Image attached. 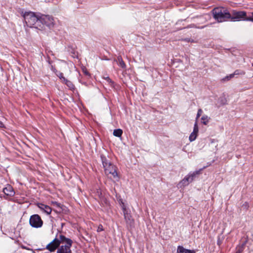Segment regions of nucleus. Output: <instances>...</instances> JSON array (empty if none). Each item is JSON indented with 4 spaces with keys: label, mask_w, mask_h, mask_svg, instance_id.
Instances as JSON below:
<instances>
[{
    "label": "nucleus",
    "mask_w": 253,
    "mask_h": 253,
    "mask_svg": "<svg viewBox=\"0 0 253 253\" xmlns=\"http://www.w3.org/2000/svg\"><path fill=\"white\" fill-rule=\"evenodd\" d=\"M202 110L201 109H199L198 111V113H197V117H196V119H198V118H199L200 116L202 114Z\"/></svg>",
    "instance_id": "b1692460"
},
{
    "label": "nucleus",
    "mask_w": 253,
    "mask_h": 253,
    "mask_svg": "<svg viewBox=\"0 0 253 253\" xmlns=\"http://www.w3.org/2000/svg\"><path fill=\"white\" fill-rule=\"evenodd\" d=\"M177 253H195V251L185 249L181 246H178L177 249Z\"/></svg>",
    "instance_id": "4468645a"
},
{
    "label": "nucleus",
    "mask_w": 253,
    "mask_h": 253,
    "mask_svg": "<svg viewBox=\"0 0 253 253\" xmlns=\"http://www.w3.org/2000/svg\"><path fill=\"white\" fill-rule=\"evenodd\" d=\"M206 168V167H204V168H203L202 169H200L199 170H196L195 171H194L193 172H190L188 174V175H189V176L190 177V178L192 179V181L194 180V179L195 178V177H196V176L197 175H198V174H200L201 171L204 169H205Z\"/></svg>",
    "instance_id": "dca6fc26"
},
{
    "label": "nucleus",
    "mask_w": 253,
    "mask_h": 253,
    "mask_svg": "<svg viewBox=\"0 0 253 253\" xmlns=\"http://www.w3.org/2000/svg\"><path fill=\"white\" fill-rule=\"evenodd\" d=\"M201 120L203 124L207 125L209 122V117L207 115H204L202 117Z\"/></svg>",
    "instance_id": "412c9836"
},
{
    "label": "nucleus",
    "mask_w": 253,
    "mask_h": 253,
    "mask_svg": "<svg viewBox=\"0 0 253 253\" xmlns=\"http://www.w3.org/2000/svg\"><path fill=\"white\" fill-rule=\"evenodd\" d=\"M118 62L119 63V65L123 68H126V64L124 61L123 60L121 56H118Z\"/></svg>",
    "instance_id": "6ab92c4d"
},
{
    "label": "nucleus",
    "mask_w": 253,
    "mask_h": 253,
    "mask_svg": "<svg viewBox=\"0 0 253 253\" xmlns=\"http://www.w3.org/2000/svg\"><path fill=\"white\" fill-rule=\"evenodd\" d=\"M192 182V179L190 178L189 175L188 174L186 175L178 184V186L179 188L185 187L187 186L190 183Z\"/></svg>",
    "instance_id": "9d476101"
},
{
    "label": "nucleus",
    "mask_w": 253,
    "mask_h": 253,
    "mask_svg": "<svg viewBox=\"0 0 253 253\" xmlns=\"http://www.w3.org/2000/svg\"><path fill=\"white\" fill-rule=\"evenodd\" d=\"M213 18L218 22H223L231 18V14L228 10L223 7H216L212 10Z\"/></svg>",
    "instance_id": "f257e3e1"
},
{
    "label": "nucleus",
    "mask_w": 253,
    "mask_h": 253,
    "mask_svg": "<svg viewBox=\"0 0 253 253\" xmlns=\"http://www.w3.org/2000/svg\"><path fill=\"white\" fill-rule=\"evenodd\" d=\"M246 243L247 241L245 242L244 243H243L241 245L239 246L238 248L237 249L236 253H241L244 249V247L246 244Z\"/></svg>",
    "instance_id": "aec40b11"
},
{
    "label": "nucleus",
    "mask_w": 253,
    "mask_h": 253,
    "mask_svg": "<svg viewBox=\"0 0 253 253\" xmlns=\"http://www.w3.org/2000/svg\"><path fill=\"white\" fill-rule=\"evenodd\" d=\"M235 75H238L240 74H245V72L243 71H241L240 70H237L234 72Z\"/></svg>",
    "instance_id": "5701e85b"
},
{
    "label": "nucleus",
    "mask_w": 253,
    "mask_h": 253,
    "mask_svg": "<svg viewBox=\"0 0 253 253\" xmlns=\"http://www.w3.org/2000/svg\"><path fill=\"white\" fill-rule=\"evenodd\" d=\"M100 230H102V228H100V227H99L97 231H100Z\"/></svg>",
    "instance_id": "7c9ffc66"
},
{
    "label": "nucleus",
    "mask_w": 253,
    "mask_h": 253,
    "mask_svg": "<svg viewBox=\"0 0 253 253\" xmlns=\"http://www.w3.org/2000/svg\"><path fill=\"white\" fill-rule=\"evenodd\" d=\"M101 160L105 174L108 176L111 174L114 178H118L116 167L109 162L105 157L101 156Z\"/></svg>",
    "instance_id": "f03ea898"
},
{
    "label": "nucleus",
    "mask_w": 253,
    "mask_h": 253,
    "mask_svg": "<svg viewBox=\"0 0 253 253\" xmlns=\"http://www.w3.org/2000/svg\"><path fill=\"white\" fill-rule=\"evenodd\" d=\"M43 222L39 214H33V227L41 228L43 225Z\"/></svg>",
    "instance_id": "0eeeda50"
},
{
    "label": "nucleus",
    "mask_w": 253,
    "mask_h": 253,
    "mask_svg": "<svg viewBox=\"0 0 253 253\" xmlns=\"http://www.w3.org/2000/svg\"><path fill=\"white\" fill-rule=\"evenodd\" d=\"M23 17L24 18L25 22L27 26L32 27L30 23V19L32 18V14L31 12H25L23 14Z\"/></svg>",
    "instance_id": "f8f14e48"
},
{
    "label": "nucleus",
    "mask_w": 253,
    "mask_h": 253,
    "mask_svg": "<svg viewBox=\"0 0 253 253\" xmlns=\"http://www.w3.org/2000/svg\"><path fill=\"white\" fill-rule=\"evenodd\" d=\"M3 192L5 195L9 196H13L15 193L12 187L9 184L3 188Z\"/></svg>",
    "instance_id": "ddd939ff"
},
{
    "label": "nucleus",
    "mask_w": 253,
    "mask_h": 253,
    "mask_svg": "<svg viewBox=\"0 0 253 253\" xmlns=\"http://www.w3.org/2000/svg\"><path fill=\"white\" fill-rule=\"evenodd\" d=\"M57 76L60 78V79L62 80V82H64V79H66L63 77V74L62 73H59L58 74H56Z\"/></svg>",
    "instance_id": "4be33fe9"
},
{
    "label": "nucleus",
    "mask_w": 253,
    "mask_h": 253,
    "mask_svg": "<svg viewBox=\"0 0 253 253\" xmlns=\"http://www.w3.org/2000/svg\"><path fill=\"white\" fill-rule=\"evenodd\" d=\"M246 16L247 13L245 11L233 10L230 19L233 21H239L241 19L246 20L245 19L247 18Z\"/></svg>",
    "instance_id": "423d86ee"
},
{
    "label": "nucleus",
    "mask_w": 253,
    "mask_h": 253,
    "mask_svg": "<svg viewBox=\"0 0 253 253\" xmlns=\"http://www.w3.org/2000/svg\"><path fill=\"white\" fill-rule=\"evenodd\" d=\"M183 40L184 41H186V42H193V40L191 41L190 39H188V38L185 39Z\"/></svg>",
    "instance_id": "bb28decb"
},
{
    "label": "nucleus",
    "mask_w": 253,
    "mask_h": 253,
    "mask_svg": "<svg viewBox=\"0 0 253 253\" xmlns=\"http://www.w3.org/2000/svg\"><path fill=\"white\" fill-rule=\"evenodd\" d=\"M61 236H64L63 235L60 234L59 236L57 235L55 238H54L51 242L47 244L45 247V249L49 251L50 252H54L56 249H58L60 247V244L64 243V240L61 239Z\"/></svg>",
    "instance_id": "7ed1b4c3"
},
{
    "label": "nucleus",
    "mask_w": 253,
    "mask_h": 253,
    "mask_svg": "<svg viewBox=\"0 0 253 253\" xmlns=\"http://www.w3.org/2000/svg\"><path fill=\"white\" fill-rule=\"evenodd\" d=\"M29 223L32 226V216H31L30 217Z\"/></svg>",
    "instance_id": "cd10ccee"
},
{
    "label": "nucleus",
    "mask_w": 253,
    "mask_h": 253,
    "mask_svg": "<svg viewBox=\"0 0 253 253\" xmlns=\"http://www.w3.org/2000/svg\"><path fill=\"white\" fill-rule=\"evenodd\" d=\"M198 131H199L198 126L197 122H196L194 124L193 131L189 136V140L191 142L193 141L196 139V138L197 136Z\"/></svg>",
    "instance_id": "9b49d317"
},
{
    "label": "nucleus",
    "mask_w": 253,
    "mask_h": 253,
    "mask_svg": "<svg viewBox=\"0 0 253 253\" xmlns=\"http://www.w3.org/2000/svg\"><path fill=\"white\" fill-rule=\"evenodd\" d=\"M123 134V130L121 129H116L113 131V135L117 137H121Z\"/></svg>",
    "instance_id": "a211bd4d"
},
{
    "label": "nucleus",
    "mask_w": 253,
    "mask_h": 253,
    "mask_svg": "<svg viewBox=\"0 0 253 253\" xmlns=\"http://www.w3.org/2000/svg\"><path fill=\"white\" fill-rule=\"evenodd\" d=\"M235 76L234 73L230 74L229 76H227L225 78L227 79V80L233 78Z\"/></svg>",
    "instance_id": "a878e982"
},
{
    "label": "nucleus",
    "mask_w": 253,
    "mask_h": 253,
    "mask_svg": "<svg viewBox=\"0 0 253 253\" xmlns=\"http://www.w3.org/2000/svg\"><path fill=\"white\" fill-rule=\"evenodd\" d=\"M1 125H2V123L1 122H0V126H1Z\"/></svg>",
    "instance_id": "2f4dec72"
},
{
    "label": "nucleus",
    "mask_w": 253,
    "mask_h": 253,
    "mask_svg": "<svg viewBox=\"0 0 253 253\" xmlns=\"http://www.w3.org/2000/svg\"><path fill=\"white\" fill-rule=\"evenodd\" d=\"M123 210L125 219L126 222H130V220L131 219V215L129 213H127L126 208L124 206V203H123Z\"/></svg>",
    "instance_id": "2eb2a0df"
},
{
    "label": "nucleus",
    "mask_w": 253,
    "mask_h": 253,
    "mask_svg": "<svg viewBox=\"0 0 253 253\" xmlns=\"http://www.w3.org/2000/svg\"><path fill=\"white\" fill-rule=\"evenodd\" d=\"M44 26L45 25L49 28L52 27L54 25V19L52 16L48 15L42 14V18Z\"/></svg>",
    "instance_id": "6e6552de"
},
{
    "label": "nucleus",
    "mask_w": 253,
    "mask_h": 253,
    "mask_svg": "<svg viewBox=\"0 0 253 253\" xmlns=\"http://www.w3.org/2000/svg\"><path fill=\"white\" fill-rule=\"evenodd\" d=\"M63 83L67 85V86L69 87V88L71 90H74L75 88L73 83L71 81L68 80L66 79H64V82Z\"/></svg>",
    "instance_id": "f3484780"
},
{
    "label": "nucleus",
    "mask_w": 253,
    "mask_h": 253,
    "mask_svg": "<svg viewBox=\"0 0 253 253\" xmlns=\"http://www.w3.org/2000/svg\"><path fill=\"white\" fill-rule=\"evenodd\" d=\"M84 74H85V75H89L88 72H87V71H85V72H84Z\"/></svg>",
    "instance_id": "c756f323"
},
{
    "label": "nucleus",
    "mask_w": 253,
    "mask_h": 253,
    "mask_svg": "<svg viewBox=\"0 0 253 253\" xmlns=\"http://www.w3.org/2000/svg\"><path fill=\"white\" fill-rule=\"evenodd\" d=\"M35 205H36L37 207L43 212L47 214H50L52 211L51 208L47 205L39 203H34Z\"/></svg>",
    "instance_id": "1a4fd4ad"
},
{
    "label": "nucleus",
    "mask_w": 253,
    "mask_h": 253,
    "mask_svg": "<svg viewBox=\"0 0 253 253\" xmlns=\"http://www.w3.org/2000/svg\"><path fill=\"white\" fill-rule=\"evenodd\" d=\"M42 18V14L33 12V28L39 30H42L44 28V25Z\"/></svg>",
    "instance_id": "39448f33"
},
{
    "label": "nucleus",
    "mask_w": 253,
    "mask_h": 253,
    "mask_svg": "<svg viewBox=\"0 0 253 253\" xmlns=\"http://www.w3.org/2000/svg\"><path fill=\"white\" fill-rule=\"evenodd\" d=\"M252 17H248L245 19L246 21H252L253 22V12L252 13Z\"/></svg>",
    "instance_id": "393cba45"
},
{
    "label": "nucleus",
    "mask_w": 253,
    "mask_h": 253,
    "mask_svg": "<svg viewBox=\"0 0 253 253\" xmlns=\"http://www.w3.org/2000/svg\"><path fill=\"white\" fill-rule=\"evenodd\" d=\"M106 80H107V81H108V82H110V81H111L110 79V78H109V77H107V78H106Z\"/></svg>",
    "instance_id": "c85d7f7f"
},
{
    "label": "nucleus",
    "mask_w": 253,
    "mask_h": 253,
    "mask_svg": "<svg viewBox=\"0 0 253 253\" xmlns=\"http://www.w3.org/2000/svg\"><path fill=\"white\" fill-rule=\"evenodd\" d=\"M61 239L64 240L65 245H62L57 249V253H72L71 247L73 244L71 239L65 236H61Z\"/></svg>",
    "instance_id": "20e7f679"
}]
</instances>
